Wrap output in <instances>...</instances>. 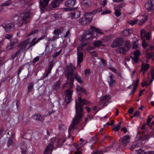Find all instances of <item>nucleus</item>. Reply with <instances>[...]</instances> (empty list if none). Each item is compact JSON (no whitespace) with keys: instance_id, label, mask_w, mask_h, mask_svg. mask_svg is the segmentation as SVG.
<instances>
[{"instance_id":"obj_31","label":"nucleus","mask_w":154,"mask_h":154,"mask_svg":"<svg viewBox=\"0 0 154 154\" xmlns=\"http://www.w3.org/2000/svg\"><path fill=\"white\" fill-rule=\"evenodd\" d=\"M137 21L138 19L136 18H135L133 20H129L127 21V22L129 24L132 26L136 24Z\"/></svg>"},{"instance_id":"obj_39","label":"nucleus","mask_w":154,"mask_h":154,"mask_svg":"<svg viewBox=\"0 0 154 154\" xmlns=\"http://www.w3.org/2000/svg\"><path fill=\"white\" fill-rule=\"evenodd\" d=\"M149 137L148 135H144L141 136L139 138V139L141 141H143L145 140H148Z\"/></svg>"},{"instance_id":"obj_50","label":"nucleus","mask_w":154,"mask_h":154,"mask_svg":"<svg viewBox=\"0 0 154 154\" xmlns=\"http://www.w3.org/2000/svg\"><path fill=\"white\" fill-rule=\"evenodd\" d=\"M91 73V71L89 69H87L85 71V74L86 76H88Z\"/></svg>"},{"instance_id":"obj_41","label":"nucleus","mask_w":154,"mask_h":154,"mask_svg":"<svg viewBox=\"0 0 154 154\" xmlns=\"http://www.w3.org/2000/svg\"><path fill=\"white\" fill-rule=\"evenodd\" d=\"M125 45L126 47V50H129L131 47V45L130 44V42L128 41H125Z\"/></svg>"},{"instance_id":"obj_5","label":"nucleus","mask_w":154,"mask_h":154,"mask_svg":"<svg viewBox=\"0 0 154 154\" xmlns=\"http://www.w3.org/2000/svg\"><path fill=\"white\" fill-rule=\"evenodd\" d=\"M29 44V40H26L19 44L18 46L19 47H20V48L15 54H13L11 56V58L13 59H14L16 56L20 55L23 52L25 51L27 49V47Z\"/></svg>"},{"instance_id":"obj_59","label":"nucleus","mask_w":154,"mask_h":154,"mask_svg":"<svg viewBox=\"0 0 154 154\" xmlns=\"http://www.w3.org/2000/svg\"><path fill=\"white\" fill-rule=\"evenodd\" d=\"M139 114H140V112L139 111H138V110L136 111L134 113V115H133L132 117H135L136 116H137Z\"/></svg>"},{"instance_id":"obj_16","label":"nucleus","mask_w":154,"mask_h":154,"mask_svg":"<svg viewBox=\"0 0 154 154\" xmlns=\"http://www.w3.org/2000/svg\"><path fill=\"white\" fill-rule=\"evenodd\" d=\"M140 54L141 53L139 50H136L133 53L134 57H131L132 59L135 62L137 63Z\"/></svg>"},{"instance_id":"obj_24","label":"nucleus","mask_w":154,"mask_h":154,"mask_svg":"<svg viewBox=\"0 0 154 154\" xmlns=\"http://www.w3.org/2000/svg\"><path fill=\"white\" fill-rule=\"evenodd\" d=\"M140 20L138 23L139 25H141L144 23L148 19V17L146 15H143L140 16Z\"/></svg>"},{"instance_id":"obj_40","label":"nucleus","mask_w":154,"mask_h":154,"mask_svg":"<svg viewBox=\"0 0 154 154\" xmlns=\"http://www.w3.org/2000/svg\"><path fill=\"white\" fill-rule=\"evenodd\" d=\"M115 14L117 17L121 15V10L120 8H115Z\"/></svg>"},{"instance_id":"obj_27","label":"nucleus","mask_w":154,"mask_h":154,"mask_svg":"<svg viewBox=\"0 0 154 154\" xmlns=\"http://www.w3.org/2000/svg\"><path fill=\"white\" fill-rule=\"evenodd\" d=\"M149 64H146L144 62H142L141 71H146L149 69Z\"/></svg>"},{"instance_id":"obj_3","label":"nucleus","mask_w":154,"mask_h":154,"mask_svg":"<svg viewBox=\"0 0 154 154\" xmlns=\"http://www.w3.org/2000/svg\"><path fill=\"white\" fill-rule=\"evenodd\" d=\"M30 15V12L28 10L21 12L19 16L15 17V18L17 17V19L16 23L20 26L28 23L29 22Z\"/></svg>"},{"instance_id":"obj_47","label":"nucleus","mask_w":154,"mask_h":154,"mask_svg":"<svg viewBox=\"0 0 154 154\" xmlns=\"http://www.w3.org/2000/svg\"><path fill=\"white\" fill-rule=\"evenodd\" d=\"M29 86L28 87V91L29 92H31L32 90L33 85L32 83H30Z\"/></svg>"},{"instance_id":"obj_18","label":"nucleus","mask_w":154,"mask_h":154,"mask_svg":"<svg viewBox=\"0 0 154 154\" xmlns=\"http://www.w3.org/2000/svg\"><path fill=\"white\" fill-rule=\"evenodd\" d=\"M91 2L88 0H84L81 2V5L83 7L87 8L91 7L92 5Z\"/></svg>"},{"instance_id":"obj_58","label":"nucleus","mask_w":154,"mask_h":154,"mask_svg":"<svg viewBox=\"0 0 154 154\" xmlns=\"http://www.w3.org/2000/svg\"><path fill=\"white\" fill-rule=\"evenodd\" d=\"M8 134L9 135L11 134V137H10L11 138H14V133H12V132L9 131L8 133Z\"/></svg>"},{"instance_id":"obj_4","label":"nucleus","mask_w":154,"mask_h":154,"mask_svg":"<svg viewBox=\"0 0 154 154\" xmlns=\"http://www.w3.org/2000/svg\"><path fill=\"white\" fill-rule=\"evenodd\" d=\"M90 28L92 30V31L91 32L90 31H86L85 32V34H84L83 36H82L80 38L81 41H83L87 39L88 40L91 38L92 34L94 32H96V33H98L100 34H103L101 30L99 29L94 26H91Z\"/></svg>"},{"instance_id":"obj_35","label":"nucleus","mask_w":154,"mask_h":154,"mask_svg":"<svg viewBox=\"0 0 154 154\" xmlns=\"http://www.w3.org/2000/svg\"><path fill=\"white\" fill-rule=\"evenodd\" d=\"M73 91L71 89L67 90L66 91V96L72 97Z\"/></svg>"},{"instance_id":"obj_8","label":"nucleus","mask_w":154,"mask_h":154,"mask_svg":"<svg viewBox=\"0 0 154 154\" xmlns=\"http://www.w3.org/2000/svg\"><path fill=\"white\" fill-rule=\"evenodd\" d=\"M111 98L110 96L109 95L102 96L100 98V100L99 102L100 105H102L103 107L106 106L108 103V100Z\"/></svg>"},{"instance_id":"obj_2","label":"nucleus","mask_w":154,"mask_h":154,"mask_svg":"<svg viewBox=\"0 0 154 154\" xmlns=\"http://www.w3.org/2000/svg\"><path fill=\"white\" fill-rule=\"evenodd\" d=\"M75 68L72 65H70L67 68V69L66 72V74L67 78V83L72 88L73 86V83L74 80V77H75L76 80L80 83L83 82L81 77L75 72H74Z\"/></svg>"},{"instance_id":"obj_38","label":"nucleus","mask_w":154,"mask_h":154,"mask_svg":"<svg viewBox=\"0 0 154 154\" xmlns=\"http://www.w3.org/2000/svg\"><path fill=\"white\" fill-rule=\"evenodd\" d=\"M58 5L57 0H54L51 2V6L53 8H55L57 7Z\"/></svg>"},{"instance_id":"obj_10","label":"nucleus","mask_w":154,"mask_h":154,"mask_svg":"<svg viewBox=\"0 0 154 154\" xmlns=\"http://www.w3.org/2000/svg\"><path fill=\"white\" fill-rule=\"evenodd\" d=\"M145 8L151 11L154 10V0H149L145 4Z\"/></svg>"},{"instance_id":"obj_43","label":"nucleus","mask_w":154,"mask_h":154,"mask_svg":"<svg viewBox=\"0 0 154 154\" xmlns=\"http://www.w3.org/2000/svg\"><path fill=\"white\" fill-rule=\"evenodd\" d=\"M18 43V40L17 39H14L11 40L10 45L11 46H14L17 44Z\"/></svg>"},{"instance_id":"obj_57","label":"nucleus","mask_w":154,"mask_h":154,"mask_svg":"<svg viewBox=\"0 0 154 154\" xmlns=\"http://www.w3.org/2000/svg\"><path fill=\"white\" fill-rule=\"evenodd\" d=\"M144 154H154V151L145 152H144Z\"/></svg>"},{"instance_id":"obj_56","label":"nucleus","mask_w":154,"mask_h":154,"mask_svg":"<svg viewBox=\"0 0 154 154\" xmlns=\"http://www.w3.org/2000/svg\"><path fill=\"white\" fill-rule=\"evenodd\" d=\"M11 36L12 35H11L7 34L5 35V38L7 39H10L11 38Z\"/></svg>"},{"instance_id":"obj_21","label":"nucleus","mask_w":154,"mask_h":154,"mask_svg":"<svg viewBox=\"0 0 154 154\" xmlns=\"http://www.w3.org/2000/svg\"><path fill=\"white\" fill-rule=\"evenodd\" d=\"M66 137L65 134L60 136L58 138V147L62 146L66 140Z\"/></svg>"},{"instance_id":"obj_55","label":"nucleus","mask_w":154,"mask_h":154,"mask_svg":"<svg viewBox=\"0 0 154 154\" xmlns=\"http://www.w3.org/2000/svg\"><path fill=\"white\" fill-rule=\"evenodd\" d=\"M39 57L38 56L35 57L33 59L32 62L33 63H35L39 60Z\"/></svg>"},{"instance_id":"obj_48","label":"nucleus","mask_w":154,"mask_h":154,"mask_svg":"<svg viewBox=\"0 0 154 154\" xmlns=\"http://www.w3.org/2000/svg\"><path fill=\"white\" fill-rule=\"evenodd\" d=\"M151 74L152 75V78L151 80L149 81L150 84L151 83L154 79V70H152L151 71Z\"/></svg>"},{"instance_id":"obj_19","label":"nucleus","mask_w":154,"mask_h":154,"mask_svg":"<svg viewBox=\"0 0 154 154\" xmlns=\"http://www.w3.org/2000/svg\"><path fill=\"white\" fill-rule=\"evenodd\" d=\"M54 63L55 61H54V60H53L50 64L48 68L45 69V77H47L49 74L51 73V70Z\"/></svg>"},{"instance_id":"obj_30","label":"nucleus","mask_w":154,"mask_h":154,"mask_svg":"<svg viewBox=\"0 0 154 154\" xmlns=\"http://www.w3.org/2000/svg\"><path fill=\"white\" fill-rule=\"evenodd\" d=\"M36 38H33L32 41L30 43L29 46L28 47H27V49H29L31 47L35 45L36 43H38L37 41H36Z\"/></svg>"},{"instance_id":"obj_6","label":"nucleus","mask_w":154,"mask_h":154,"mask_svg":"<svg viewBox=\"0 0 154 154\" xmlns=\"http://www.w3.org/2000/svg\"><path fill=\"white\" fill-rule=\"evenodd\" d=\"M140 36L142 39L143 40L142 44V46L144 48H146L147 44L144 38H146L147 40H149L150 39L151 35L149 32H146L144 29H142L140 31Z\"/></svg>"},{"instance_id":"obj_17","label":"nucleus","mask_w":154,"mask_h":154,"mask_svg":"<svg viewBox=\"0 0 154 154\" xmlns=\"http://www.w3.org/2000/svg\"><path fill=\"white\" fill-rule=\"evenodd\" d=\"M93 18L92 15L90 12L86 13L85 15V19L86 23H89L91 21Z\"/></svg>"},{"instance_id":"obj_15","label":"nucleus","mask_w":154,"mask_h":154,"mask_svg":"<svg viewBox=\"0 0 154 154\" xmlns=\"http://www.w3.org/2000/svg\"><path fill=\"white\" fill-rule=\"evenodd\" d=\"M32 118L35 120L42 122L45 120V116H42L39 113L35 114L32 116Z\"/></svg>"},{"instance_id":"obj_33","label":"nucleus","mask_w":154,"mask_h":154,"mask_svg":"<svg viewBox=\"0 0 154 154\" xmlns=\"http://www.w3.org/2000/svg\"><path fill=\"white\" fill-rule=\"evenodd\" d=\"M102 11V8L101 7H100V8H98L97 9L93 11L92 12H90L92 15V14L95 15L97 12H101Z\"/></svg>"},{"instance_id":"obj_20","label":"nucleus","mask_w":154,"mask_h":154,"mask_svg":"<svg viewBox=\"0 0 154 154\" xmlns=\"http://www.w3.org/2000/svg\"><path fill=\"white\" fill-rule=\"evenodd\" d=\"M75 3V0H68L65 2V4L66 6L72 8L74 6Z\"/></svg>"},{"instance_id":"obj_64","label":"nucleus","mask_w":154,"mask_h":154,"mask_svg":"<svg viewBox=\"0 0 154 154\" xmlns=\"http://www.w3.org/2000/svg\"><path fill=\"white\" fill-rule=\"evenodd\" d=\"M137 147H138V146L137 145H133L131 147V150H133L134 148Z\"/></svg>"},{"instance_id":"obj_1","label":"nucleus","mask_w":154,"mask_h":154,"mask_svg":"<svg viewBox=\"0 0 154 154\" xmlns=\"http://www.w3.org/2000/svg\"><path fill=\"white\" fill-rule=\"evenodd\" d=\"M76 113L75 116L73 119L72 123L70 126L69 129L68 139L72 142L74 139V137L70 136V134L72 132V131L77 128L79 123L81 121L83 118V113L82 106L85 104L89 103V102L85 100H83L81 97L78 98V103L75 100Z\"/></svg>"},{"instance_id":"obj_34","label":"nucleus","mask_w":154,"mask_h":154,"mask_svg":"<svg viewBox=\"0 0 154 154\" xmlns=\"http://www.w3.org/2000/svg\"><path fill=\"white\" fill-rule=\"evenodd\" d=\"M134 41L133 42L132 48L133 49H136L138 47V40L136 38H134Z\"/></svg>"},{"instance_id":"obj_44","label":"nucleus","mask_w":154,"mask_h":154,"mask_svg":"<svg viewBox=\"0 0 154 154\" xmlns=\"http://www.w3.org/2000/svg\"><path fill=\"white\" fill-rule=\"evenodd\" d=\"M153 117V116L152 115H151L150 116H149L147 118V120L146 124L148 125H149L150 124V123L151 121L152 118Z\"/></svg>"},{"instance_id":"obj_14","label":"nucleus","mask_w":154,"mask_h":154,"mask_svg":"<svg viewBox=\"0 0 154 154\" xmlns=\"http://www.w3.org/2000/svg\"><path fill=\"white\" fill-rule=\"evenodd\" d=\"M55 143L54 142L52 143H50L47 147L44 154H51L52 151L54 149V146Z\"/></svg>"},{"instance_id":"obj_29","label":"nucleus","mask_w":154,"mask_h":154,"mask_svg":"<svg viewBox=\"0 0 154 154\" xmlns=\"http://www.w3.org/2000/svg\"><path fill=\"white\" fill-rule=\"evenodd\" d=\"M122 123V122H119L118 124L115 125L112 129L115 132L118 131L120 128Z\"/></svg>"},{"instance_id":"obj_25","label":"nucleus","mask_w":154,"mask_h":154,"mask_svg":"<svg viewBox=\"0 0 154 154\" xmlns=\"http://www.w3.org/2000/svg\"><path fill=\"white\" fill-rule=\"evenodd\" d=\"M133 32V30L131 29H125L122 32V34L124 36H127L131 34Z\"/></svg>"},{"instance_id":"obj_28","label":"nucleus","mask_w":154,"mask_h":154,"mask_svg":"<svg viewBox=\"0 0 154 154\" xmlns=\"http://www.w3.org/2000/svg\"><path fill=\"white\" fill-rule=\"evenodd\" d=\"M93 44L95 47H97L103 45V42L100 40L95 41L93 42Z\"/></svg>"},{"instance_id":"obj_9","label":"nucleus","mask_w":154,"mask_h":154,"mask_svg":"<svg viewBox=\"0 0 154 154\" xmlns=\"http://www.w3.org/2000/svg\"><path fill=\"white\" fill-rule=\"evenodd\" d=\"M2 26L8 33L10 32L15 29L14 24L13 23H3Z\"/></svg>"},{"instance_id":"obj_63","label":"nucleus","mask_w":154,"mask_h":154,"mask_svg":"<svg viewBox=\"0 0 154 154\" xmlns=\"http://www.w3.org/2000/svg\"><path fill=\"white\" fill-rule=\"evenodd\" d=\"M139 82V80H137L136 81L135 84L134 85V87H135V88H137V86H138V83Z\"/></svg>"},{"instance_id":"obj_23","label":"nucleus","mask_w":154,"mask_h":154,"mask_svg":"<svg viewBox=\"0 0 154 154\" xmlns=\"http://www.w3.org/2000/svg\"><path fill=\"white\" fill-rule=\"evenodd\" d=\"M79 140L81 142V143H80L79 145H77L75 143L74 144V146H75L76 149H78L83 146L87 143L86 141L83 140L82 138L80 139Z\"/></svg>"},{"instance_id":"obj_49","label":"nucleus","mask_w":154,"mask_h":154,"mask_svg":"<svg viewBox=\"0 0 154 154\" xmlns=\"http://www.w3.org/2000/svg\"><path fill=\"white\" fill-rule=\"evenodd\" d=\"M79 22L82 25H85L86 24V22H85L84 20H83V19L82 18H80L78 20Z\"/></svg>"},{"instance_id":"obj_54","label":"nucleus","mask_w":154,"mask_h":154,"mask_svg":"<svg viewBox=\"0 0 154 154\" xmlns=\"http://www.w3.org/2000/svg\"><path fill=\"white\" fill-rule=\"evenodd\" d=\"M37 31L38 30L37 29H35L34 30L32 31L29 34V36H30L36 33L37 32Z\"/></svg>"},{"instance_id":"obj_62","label":"nucleus","mask_w":154,"mask_h":154,"mask_svg":"<svg viewBox=\"0 0 154 154\" xmlns=\"http://www.w3.org/2000/svg\"><path fill=\"white\" fill-rule=\"evenodd\" d=\"M45 37V36H44V35H42L41 37H40V38H38V39L36 41H37L38 42L39 41L44 39Z\"/></svg>"},{"instance_id":"obj_53","label":"nucleus","mask_w":154,"mask_h":154,"mask_svg":"<svg viewBox=\"0 0 154 154\" xmlns=\"http://www.w3.org/2000/svg\"><path fill=\"white\" fill-rule=\"evenodd\" d=\"M111 13V11H110V10H106V11H103V12H102L101 14L102 15H104V14H109V13Z\"/></svg>"},{"instance_id":"obj_61","label":"nucleus","mask_w":154,"mask_h":154,"mask_svg":"<svg viewBox=\"0 0 154 154\" xmlns=\"http://www.w3.org/2000/svg\"><path fill=\"white\" fill-rule=\"evenodd\" d=\"M69 34L70 31L69 30H68L66 32L65 35H64L63 36L64 37H67L69 36Z\"/></svg>"},{"instance_id":"obj_51","label":"nucleus","mask_w":154,"mask_h":154,"mask_svg":"<svg viewBox=\"0 0 154 154\" xmlns=\"http://www.w3.org/2000/svg\"><path fill=\"white\" fill-rule=\"evenodd\" d=\"M13 140L11 139L9 140L8 141L7 146L9 147L10 145H11L13 143Z\"/></svg>"},{"instance_id":"obj_13","label":"nucleus","mask_w":154,"mask_h":154,"mask_svg":"<svg viewBox=\"0 0 154 154\" xmlns=\"http://www.w3.org/2000/svg\"><path fill=\"white\" fill-rule=\"evenodd\" d=\"M68 17L72 19H76L79 18L80 16V12L77 11L71 12L68 14Z\"/></svg>"},{"instance_id":"obj_26","label":"nucleus","mask_w":154,"mask_h":154,"mask_svg":"<svg viewBox=\"0 0 154 154\" xmlns=\"http://www.w3.org/2000/svg\"><path fill=\"white\" fill-rule=\"evenodd\" d=\"M50 0H40V6L43 8H45Z\"/></svg>"},{"instance_id":"obj_11","label":"nucleus","mask_w":154,"mask_h":154,"mask_svg":"<svg viewBox=\"0 0 154 154\" xmlns=\"http://www.w3.org/2000/svg\"><path fill=\"white\" fill-rule=\"evenodd\" d=\"M123 42L122 39L121 38H116L111 44V46L113 48L117 47L121 45Z\"/></svg>"},{"instance_id":"obj_7","label":"nucleus","mask_w":154,"mask_h":154,"mask_svg":"<svg viewBox=\"0 0 154 154\" xmlns=\"http://www.w3.org/2000/svg\"><path fill=\"white\" fill-rule=\"evenodd\" d=\"M85 44H80L78 48L77 53V66L80 67V63L82 61L83 56V54L81 52L79 51H81L82 47L85 46Z\"/></svg>"},{"instance_id":"obj_22","label":"nucleus","mask_w":154,"mask_h":154,"mask_svg":"<svg viewBox=\"0 0 154 154\" xmlns=\"http://www.w3.org/2000/svg\"><path fill=\"white\" fill-rule=\"evenodd\" d=\"M130 141V137L129 135H126L124 136L122 139V142L124 145H127L129 143Z\"/></svg>"},{"instance_id":"obj_42","label":"nucleus","mask_w":154,"mask_h":154,"mask_svg":"<svg viewBox=\"0 0 154 154\" xmlns=\"http://www.w3.org/2000/svg\"><path fill=\"white\" fill-rule=\"evenodd\" d=\"M65 100L66 103H69L72 100V97L66 96Z\"/></svg>"},{"instance_id":"obj_46","label":"nucleus","mask_w":154,"mask_h":154,"mask_svg":"<svg viewBox=\"0 0 154 154\" xmlns=\"http://www.w3.org/2000/svg\"><path fill=\"white\" fill-rule=\"evenodd\" d=\"M77 89L79 91H82V92H83V93H84L85 94H86V93L85 89L84 88L82 87H79L78 88H77Z\"/></svg>"},{"instance_id":"obj_12","label":"nucleus","mask_w":154,"mask_h":154,"mask_svg":"<svg viewBox=\"0 0 154 154\" xmlns=\"http://www.w3.org/2000/svg\"><path fill=\"white\" fill-rule=\"evenodd\" d=\"M107 82L110 87H114L116 84V82L114 76L112 74H111L108 77Z\"/></svg>"},{"instance_id":"obj_36","label":"nucleus","mask_w":154,"mask_h":154,"mask_svg":"<svg viewBox=\"0 0 154 154\" xmlns=\"http://www.w3.org/2000/svg\"><path fill=\"white\" fill-rule=\"evenodd\" d=\"M12 3V1L11 0H8L6 2L2 3L1 5V6L2 7L4 6H8L10 5Z\"/></svg>"},{"instance_id":"obj_37","label":"nucleus","mask_w":154,"mask_h":154,"mask_svg":"<svg viewBox=\"0 0 154 154\" xmlns=\"http://www.w3.org/2000/svg\"><path fill=\"white\" fill-rule=\"evenodd\" d=\"M127 49L125 47L120 48L118 49V51H119L120 53H122L124 54L126 51L128 50H126Z\"/></svg>"},{"instance_id":"obj_32","label":"nucleus","mask_w":154,"mask_h":154,"mask_svg":"<svg viewBox=\"0 0 154 154\" xmlns=\"http://www.w3.org/2000/svg\"><path fill=\"white\" fill-rule=\"evenodd\" d=\"M54 35L52 38L53 41H55L58 38V29L54 30L53 32Z\"/></svg>"},{"instance_id":"obj_60","label":"nucleus","mask_w":154,"mask_h":154,"mask_svg":"<svg viewBox=\"0 0 154 154\" xmlns=\"http://www.w3.org/2000/svg\"><path fill=\"white\" fill-rule=\"evenodd\" d=\"M101 4L103 6L105 5L106 4H107V1L106 0H103L102 1V2H101Z\"/></svg>"},{"instance_id":"obj_52","label":"nucleus","mask_w":154,"mask_h":154,"mask_svg":"<svg viewBox=\"0 0 154 154\" xmlns=\"http://www.w3.org/2000/svg\"><path fill=\"white\" fill-rule=\"evenodd\" d=\"M149 85V84L148 83V82L146 81H145L143 82L142 83V86L143 87H144L145 86H148Z\"/></svg>"},{"instance_id":"obj_45","label":"nucleus","mask_w":154,"mask_h":154,"mask_svg":"<svg viewBox=\"0 0 154 154\" xmlns=\"http://www.w3.org/2000/svg\"><path fill=\"white\" fill-rule=\"evenodd\" d=\"M148 50H147L146 51L145 56L148 59L152 57V55L151 54L148 52Z\"/></svg>"}]
</instances>
